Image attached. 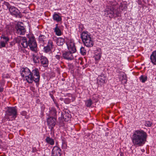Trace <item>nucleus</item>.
Wrapping results in <instances>:
<instances>
[{
    "label": "nucleus",
    "instance_id": "obj_15",
    "mask_svg": "<svg viewBox=\"0 0 156 156\" xmlns=\"http://www.w3.org/2000/svg\"><path fill=\"white\" fill-rule=\"evenodd\" d=\"M84 45L88 47H90L93 46L94 42L91 38L86 40L84 41L83 42Z\"/></svg>",
    "mask_w": 156,
    "mask_h": 156
},
{
    "label": "nucleus",
    "instance_id": "obj_42",
    "mask_svg": "<svg viewBox=\"0 0 156 156\" xmlns=\"http://www.w3.org/2000/svg\"><path fill=\"white\" fill-rule=\"evenodd\" d=\"M114 5V4H111V5H112H112Z\"/></svg>",
    "mask_w": 156,
    "mask_h": 156
},
{
    "label": "nucleus",
    "instance_id": "obj_30",
    "mask_svg": "<svg viewBox=\"0 0 156 156\" xmlns=\"http://www.w3.org/2000/svg\"><path fill=\"white\" fill-rule=\"evenodd\" d=\"M140 81L143 83H144L147 80V77L144 76H141L140 77Z\"/></svg>",
    "mask_w": 156,
    "mask_h": 156
},
{
    "label": "nucleus",
    "instance_id": "obj_12",
    "mask_svg": "<svg viewBox=\"0 0 156 156\" xmlns=\"http://www.w3.org/2000/svg\"><path fill=\"white\" fill-rule=\"evenodd\" d=\"M9 11L11 14L17 16L19 14V10L13 6H11L9 9Z\"/></svg>",
    "mask_w": 156,
    "mask_h": 156
},
{
    "label": "nucleus",
    "instance_id": "obj_8",
    "mask_svg": "<svg viewBox=\"0 0 156 156\" xmlns=\"http://www.w3.org/2000/svg\"><path fill=\"white\" fill-rule=\"evenodd\" d=\"M16 33L20 35H24L26 32V30L23 27L22 22H19L16 26Z\"/></svg>",
    "mask_w": 156,
    "mask_h": 156
},
{
    "label": "nucleus",
    "instance_id": "obj_23",
    "mask_svg": "<svg viewBox=\"0 0 156 156\" xmlns=\"http://www.w3.org/2000/svg\"><path fill=\"white\" fill-rule=\"evenodd\" d=\"M53 18L54 20L57 22H59L62 20L61 17L57 13L54 14L53 16Z\"/></svg>",
    "mask_w": 156,
    "mask_h": 156
},
{
    "label": "nucleus",
    "instance_id": "obj_17",
    "mask_svg": "<svg viewBox=\"0 0 156 156\" xmlns=\"http://www.w3.org/2000/svg\"><path fill=\"white\" fill-rule=\"evenodd\" d=\"M151 62L154 65H156V50L152 52L150 56Z\"/></svg>",
    "mask_w": 156,
    "mask_h": 156
},
{
    "label": "nucleus",
    "instance_id": "obj_28",
    "mask_svg": "<svg viewBox=\"0 0 156 156\" xmlns=\"http://www.w3.org/2000/svg\"><path fill=\"white\" fill-rule=\"evenodd\" d=\"M80 52L83 55H85L86 54V51L84 48L81 47L80 48Z\"/></svg>",
    "mask_w": 156,
    "mask_h": 156
},
{
    "label": "nucleus",
    "instance_id": "obj_43",
    "mask_svg": "<svg viewBox=\"0 0 156 156\" xmlns=\"http://www.w3.org/2000/svg\"><path fill=\"white\" fill-rule=\"evenodd\" d=\"M1 140H0V142H1Z\"/></svg>",
    "mask_w": 156,
    "mask_h": 156
},
{
    "label": "nucleus",
    "instance_id": "obj_27",
    "mask_svg": "<svg viewBox=\"0 0 156 156\" xmlns=\"http://www.w3.org/2000/svg\"><path fill=\"white\" fill-rule=\"evenodd\" d=\"M47 46L51 49L53 48L54 45L52 41L51 40H50L48 41Z\"/></svg>",
    "mask_w": 156,
    "mask_h": 156
},
{
    "label": "nucleus",
    "instance_id": "obj_40",
    "mask_svg": "<svg viewBox=\"0 0 156 156\" xmlns=\"http://www.w3.org/2000/svg\"><path fill=\"white\" fill-rule=\"evenodd\" d=\"M88 1L89 3H90L92 2V0H88Z\"/></svg>",
    "mask_w": 156,
    "mask_h": 156
},
{
    "label": "nucleus",
    "instance_id": "obj_39",
    "mask_svg": "<svg viewBox=\"0 0 156 156\" xmlns=\"http://www.w3.org/2000/svg\"><path fill=\"white\" fill-rule=\"evenodd\" d=\"M123 78L124 79H126V77H125V75H123Z\"/></svg>",
    "mask_w": 156,
    "mask_h": 156
},
{
    "label": "nucleus",
    "instance_id": "obj_29",
    "mask_svg": "<svg viewBox=\"0 0 156 156\" xmlns=\"http://www.w3.org/2000/svg\"><path fill=\"white\" fill-rule=\"evenodd\" d=\"M152 124V122L150 121H146L145 122V125L147 127H150L151 126Z\"/></svg>",
    "mask_w": 156,
    "mask_h": 156
},
{
    "label": "nucleus",
    "instance_id": "obj_19",
    "mask_svg": "<svg viewBox=\"0 0 156 156\" xmlns=\"http://www.w3.org/2000/svg\"><path fill=\"white\" fill-rule=\"evenodd\" d=\"M58 24L55 25V27L54 29V31L55 33V34L58 36L61 35L62 33L59 27H58Z\"/></svg>",
    "mask_w": 156,
    "mask_h": 156
},
{
    "label": "nucleus",
    "instance_id": "obj_25",
    "mask_svg": "<svg viewBox=\"0 0 156 156\" xmlns=\"http://www.w3.org/2000/svg\"><path fill=\"white\" fill-rule=\"evenodd\" d=\"M33 60L34 62L35 63H38L39 62L40 58L37 56L33 55Z\"/></svg>",
    "mask_w": 156,
    "mask_h": 156
},
{
    "label": "nucleus",
    "instance_id": "obj_36",
    "mask_svg": "<svg viewBox=\"0 0 156 156\" xmlns=\"http://www.w3.org/2000/svg\"><path fill=\"white\" fill-rule=\"evenodd\" d=\"M4 5H6L8 9H9V8L10 7V4L7 2H5L4 3Z\"/></svg>",
    "mask_w": 156,
    "mask_h": 156
},
{
    "label": "nucleus",
    "instance_id": "obj_10",
    "mask_svg": "<svg viewBox=\"0 0 156 156\" xmlns=\"http://www.w3.org/2000/svg\"><path fill=\"white\" fill-rule=\"evenodd\" d=\"M55 119L53 117H50L47 119V123L49 128L52 130L55 125Z\"/></svg>",
    "mask_w": 156,
    "mask_h": 156
},
{
    "label": "nucleus",
    "instance_id": "obj_13",
    "mask_svg": "<svg viewBox=\"0 0 156 156\" xmlns=\"http://www.w3.org/2000/svg\"><path fill=\"white\" fill-rule=\"evenodd\" d=\"M48 38V36H45L43 35H41L39 36V41L41 44H44V43H46Z\"/></svg>",
    "mask_w": 156,
    "mask_h": 156
},
{
    "label": "nucleus",
    "instance_id": "obj_18",
    "mask_svg": "<svg viewBox=\"0 0 156 156\" xmlns=\"http://www.w3.org/2000/svg\"><path fill=\"white\" fill-rule=\"evenodd\" d=\"M41 62L44 67H47L48 64V59L45 57L42 56L41 59Z\"/></svg>",
    "mask_w": 156,
    "mask_h": 156
},
{
    "label": "nucleus",
    "instance_id": "obj_33",
    "mask_svg": "<svg viewBox=\"0 0 156 156\" xmlns=\"http://www.w3.org/2000/svg\"><path fill=\"white\" fill-rule=\"evenodd\" d=\"M1 38L2 39H3L5 40V42L6 43H7V42L9 41V38L5 36L4 35H2L1 37Z\"/></svg>",
    "mask_w": 156,
    "mask_h": 156
},
{
    "label": "nucleus",
    "instance_id": "obj_16",
    "mask_svg": "<svg viewBox=\"0 0 156 156\" xmlns=\"http://www.w3.org/2000/svg\"><path fill=\"white\" fill-rule=\"evenodd\" d=\"M90 35L88 34L87 32H83L81 35V38L83 42L91 37Z\"/></svg>",
    "mask_w": 156,
    "mask_h": 156
},
{
    "label": "nucleus",
    "instance_id": "obj_6",
    "mask_svg": "<svg viewBox=\"0 0 156 156\" xmlns=\"http://www.w3.org/2000/svg\"><path fill=\"white\" fill-rule=\"evenodd\" d=\"M66 44L69 51L72 52H75L76 51L74 41L73 39H67L66 41Z\"/></svg>",
    "mask_w": 156,
    "mask_h": 156
},
{
    "label": "nucleus",
    "instance_id": "obj_3",
    "mask_svg": "<svg viewBox=\"0 0 156 156\" xmlns=\"http://www.w3.org/2000/svg\"><path fill=\"white\" fill-rule=\"evenodd\" d=\"M105 15L107 17L112 18L115 15H116V17L119 16L120 12L118 10L115 9L114 7H110L106 9Z\"/></svg>",
    "mask_w": 156,
    "mask_h": 156
},
{
    "label": "nucleus",
    "instance_id": "obj_7",
    "mask_svg": "<svg viewBox=\"0 0 156 156\" xmlns=\"http://www.w3.org/2000/svg\"><path fill=\"white\" fill-rule=\"evenodd\" d=\"M31 76H32V83L33 81L36 83H38L40 80V75L38 70L35 69L31 72Z\"/></svg>",
    "mask_w": 156,
    "mask_h": 156
},
{
    "label": "nucleus",
    "instance_id": "obj_31",
    "mask_svg": "<svg viewBox=\"0 0 156 156\" xmlns=\"http://www.w3.org/2000/svg\"><path fill=\"white\" fill-rule=\"evenodd\" d=\"M92 104V101L90 99L87 101L86 102V106L87 107H90Z\"/></svg>",
    "mask_w": 156,
    "mask_h": 156
},
{
    "label": "nucleus",
    "instance_id": "obj_11",
    "mask_svg": "<svg viewBox=\"0 0 156 156\" xmlns=\"http://www.w3.org/2000/svg\"><path fill=\"white\" fill-rule=\"evenodd\" d=\"M61 149L57 146H55L52 150V156H61Z\"/></svg>",
    "mask_w": 156,
    "mask_h": 156
},
{
    "label": "nucleus",
    "instance_id": "obj_38",
    "mask_svg": "<svg viewBox=\"0 0 156 156\" xmlns=\"http://www.w3.org/2000/svg\"><path fill=\"white\" fill-rule=\"evenodd\" d=\"M4 90V88L2 86H0V93L2 92Z\"/></svg>",
    "mask_w": 156,
    "mask_h": 156
},
{
    "label": "nucleus",
    "instance_id": "obj_34",
    "mask_svg": "<svg viewBox=\"0 0 156 156\" xmlns=\"http://www.w3.org/2000/svg\"><path fill=\"white\" fill-rule=\"evenodd\" d=\"M101 54L100 53H99L97 55H96L94 56V58L96 60H99L100 59L101 57Z\"/></svg>",
    "mask_w": 156,
    "mask_h": 156
},
{
    "label": "nucleus",
    "instance_id": "obj_14",
    "mask_svg": "<svg viewBox=\"0 0 156 156\" xmlns=\"http://www.w3.org/2000/svg\"><path fill=\"white\" fill-rule=\"evenodd\" d=\"M106 80V77L103 74H101L99 76L98 78V83L100 85H102L105 83Z\"/></svg>",
    "mask_w": 156,
    "mask_h": 156
},
{
    "label": "nucleus",
    "instance_id": "obj_20",
    "mask_svg": "<svg viewBox=\"0 0 156 156\" xmlns=\"http://www.w3.org/2000/svg\"><path fill=\"white\" fill-rule=\"evenodd\" d=\"M64 39L62 38L58 37L57 39L56 43L58 46H62L64 44Z\"/></svg>",
    "mask_w": 156,
    "mask_h": 156
},
{
    "label": "nucleus",
    "instance_id": "obj_2",
    "mask_svg": "<svg viewBox=\"0 0 156 156\" xmlns=\"http://www.w3.org/2000/svg\"><path fill=\"white\" fill-rule=\"evenodd\" d=\"M15 41L16 43H20L25 48L29 46L31 50L34 51L37 50V43L34 37H30L28 43L26 38L24 37L19 36L15 39Z\"/></svg>",
    "mask_w": 156,
    "mask_h": 156
},
{
    "label": "nucleus",
    "instance_id": "obj_9",
    "mask_svg": "<svg viewBox=\"0 0 156 156\" xmlns=\"http://www.w3.org/2000/svg\"><path fill=\"white\" fill-rule=\"evenodd\" d=\"M75 52H72L69 51H66L63 54V57L64 58L68 60H72L74 58L73 54Z\"/></svg>",
    "mask_w": 156,
    "mask_h": 156
},
{
    "label": "nucleus",
    "instance_id": "obj_1",
    "mask_svg": "<svg viewBox=\"0 0 156 156\" xmlns=\"http://www.w3.org/2000/svg\"><path fill=\"white\" fill-rule=\"evenodd\" d=\"M147 133L141 130L135 131L131 138L132 143L134 145L142 146L146 141L147 138Z\"/></svg>",
    "mask_w": 156,
    "mask_h": 156
},
{
    "label": "nucleus",
    "instance_id": "obj_5",
    "mask_svg": "<svg viewBox=\"0 0 156 156\" xmlns=\"http://www.w3.org/2000/svg\"><path fill=\"white\" fill-rule=\"evenodd\" d=\"M22 76L26 78V80L29 83H32V76H31V72L27 68H23L21 72Z\"/></svg>",
    "mask_w": 156,
    "mask_h": 156
},
{
    "label": "nucleus",
    "instance_id": "obj_32",
    "mask_svg": "<svg viewBox=\"0 0 156 156\" xmlns=\"http://www.w3.org/2000/svg\"><path fill=\"white\" fill-rule=\"evenodd\" d=\"M51 48H49L48 46H46L44 48V51L46 53H48L50 51Z\"/></svg>",
    "mask_w": 156,
    "mask_h": 156
},
{
    "label": "nucleus",
    "instance_id": "obj_24",
    "mask_svg": "<svg viewBox=\"0 0 156 156\" xmlns=\"http://www.w3.org/2000/svg\"><path fill=\"white\" fill-rule=\"evenodd\" d=\"M63 117L66 121H68L70 119V115L68 113H63Z\"/></svg>",
    "mask_w": 156,
    "mask_h": 156
},
{
    "label": "nucleus",
    "instance_id": "obj_35",
    "mask_svg": "<svg viewBox=\"0 0 156 156\" xmlns=\"http://www.w3.org/2000/svg\"><path fill=\"white\" fill-rule=\"evenodd\" d=\"M7 43L3 41H1L0 43V45L2 47H5V46L6 44Z\"/></svg>",
    "mask_w": 156,
    "mask_h": 156
},
{
    "label": "nucleus",
    "instance_id": "obj_26",
    "mask_svg": "<svg viewBox=\"0 0 156 156\" xmlns=\"http://www.w3.org/2000/svg\"><path fill=\"white\" fill-rule=\"evenodd\" d=\"M50 113L51 115L54 116L56 114V111L55 109L52 108L50 111Z\"/></svg>",
    "mask_w": 156,
    "mask_h": 156
},
{
    "label": "nucleus",
    "instance_id": "obj_22",
    "mask_svg": "<svg viewBox=\"0 0 156 156\" xmlns=\"http://www.w3.org/2000/svg\"><path fill=\"white\" fill-rule=\"evenodd\" d=\"M45 140L47 143L51 145H52L54 144V140L50 138L49 137L47 136L45 139Z\"/></svg>",
    "mask_w": 156,
    "mask_h": 156
},
{
    "label": "nucleus",
    "instance_id": "obj_4",
    "mask_svg": "<svg viewBox=\"0 0 156 156\" xmlns=\"http://www.w3.org/2000/svg\"><path fill=\"white\" fill-rule=\"evenodd\" d=\"M17 111L15 107H8L6 112V117L9 120L14 119L16 117Z\"/></svg>",
    "mask_w": 156,
    "mask_h": 156
},
{
    "label": "nucleus",
    "instance_id": "obj_37",
    "mask_svg": "<svg viewBox=\"0 0 156 156\" xmlns=\"http://www.w3.org/2000/svg\"><path fill=\"white\" fill-rule=\"evenodd\" d=\"M55 57L58 60H59L60 58V56L58 55H56L55 56Z\"/></svg>",
    "mask_w": 156,
    "mask_h": 156
},
{
    "label": "nucleus",
    "instance_id": "obj_21",
    "mask_svg": "<svg viewBox=\"0 0 156 156\" xmlns=\"http://www.w3.org/2000/svg\"><path fill=\"white\" fill-rule=\"evenodd\" d=\"M127 8V5L124 2H122L120 4L119 9L120 10H126Z\"/></svg>",
    "mask_w": 156,
    "mask_h": 156
},
{
    "label": "nucleus",
    "instance_id": "obj_41",
    "mask_svg": "<svg viewBox=\"0 0 156 156\" xmlns=\"http://www.w3.org/2000/svg\"><path fill=\"white\" fill-rule=\"evenodd\" d=\"M2 48V46H1V45H0V48Z\"/></svg>",
    "mask_w": 156,
    "mask_h": 156
}]
</instances>
